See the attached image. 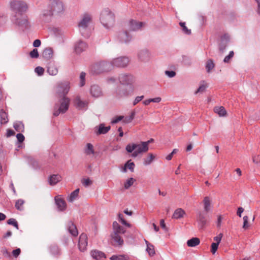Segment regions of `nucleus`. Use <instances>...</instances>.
I'll return each instance as SVG.
<instances>
[{
    "instance_id": "nucleus-1",
    "label": "nucleus",
    "mask_w": 260,
    "mask_h": 260,
    "mask_svg": "<svg viewBox=\"0 0 260 260\" xmlns=\"http://www.w3.org/2000/svg\"><path fill=\"white\" fill-rule=\"evenodd\" d=\"M125 149L129 153L133 152L132 156L136 157L139 154L147 152L149 147L147 146L146 143L141 142L139 144H129L126 146Z\"/></svg>"
},
{
    "instance_id": "nucleus-2",
    "label": "nucleus",
    "mask_w": 260,
    "mask_h": 260,
    "mask_svg": "<svg viewBox=\"0 0 260 260\" xmlns=\"http://www.w3.org/2000/svg\"><path fill=\"white\" fill-rule=\"evenodd\" d=\"M112 70V65L109 62L106 61H100L90 67V72L92 74H99L105 72Z\"/></svg>"
},
{
    "instance_id": "nucleus-3",
    "label": "nucleus",
    "mask_w": 260,
    "mask_h": 260,
    "mask_svg": "<svg viewBox=\"0 0 260 260\" xmlns=\"http://www.w3.org/2000/svg\"><path fill=\"white\" fill-rule=\"evenodd\" d=\"M70 100L67 96L61 98L59 104L56 105L54 108L53 115L57 116L60 113H64L68 110Z\"/></svg>"
},
{
    "instance_id": "nucleus-4",
    "label": "nucleus",
    "mask_w": 260,
    "mask_h": 260,
    "mask_svg": "<svg viewBox=\"0 0 260 260\" xmlns=\"http://www.w3.org/2000/svg\"><path fill=\"white\" fill-rule=\"evenodd\" d=\"M100 20L105 27L107 28L111 27L114 22V14L109 10H105L102 12Z\"/></svg>"
},
{
    "instance_id": "nucleus-5",
    "label": "nucleus",
    "mask_w": 260,
    "mask_h": 260,
    "mask_svg": "<svg viewBox=\"0 0 260 260\" xmlns=\"http://www.w3.org/2000/svg\"><path fill=\"white\" fill-rule=\"evenodd\" d=\"M70 89V83L68 81L60 82L57 83L55 93L58 97L62 98L66 96Z\"/></svg>"
},
{
    "instance_id": "nucleus-6",
    "label": "nucleus",
    "mask_w": 260,
    "mask_h": 260,
    "mask_svg": "<svg viewBox=\"0 0 260 260\" xmlns=\"http://www.w3.org/2000/svg\"><path fill=\"white\" fill-rule=\"evenodd\" d=\"M11 8L15 12V15H19L27 10V6L24 2L14 1L11 3Z\"/></svg>"
},
{
    "instance_id": "nucleus-7",
    "label": "nucleus",
    "mask_w": 260,
    "mask_h": 260,
    "mask_svg": "<svg viewBox=\"0 0 260 260\" xmlns=\"http://www.w3.org/2000/svg\"><path fill=\"white\" fill-rule=\"evenodd\" d=\"M91 21V16L89 14H85L83 16L82 18L78 24V27L80 32L82 35L85 37H88V35L85 34V31L89 25Z\"/></svg>"
},
{
    "instance_id": "nucleus-8",
    "label": "nucleus",
    "mask_w": 260,
    "mask_h": 260,
    "mask_svg": "<svg viewBox=\"0 0 260 260\" xmlns=\"http://www.w3.org/2000/svg\"><path fill=\"white\" fill-rule=\"evenodd\" d=\"M129 59L126 56H120L114 58L110 63L112 65V70L114 68H124L129 63Z\"/></svg>"
},
{
    "instance_id": "nucleus-9",
    "label": "nucleus",
    "mask_w": 260,
    "mask_h": 260,
    "mask_svg": "<svg viewBox=\"0 0 260 260\" xmlns=\"http://www.w3.org/2000/svg\"><path fill=\"white\" fill-rule=\"evenodd\" d=\"M12 20L16 24L21 27H26L28 25V22L27 17L22 14L14 16Z\"/></svg>"
},
{
    "instance_id": "nucleus-10",
    "label": "nucleus",
    "mask_w": 260,
    "mask_h": 260,
    "mask_svg": "<svg viewBox=\"0 0 260 260\" xmlns=\"http://www.w3.org/2000/svg\"><path fill=\"white\" fill-rule=\"evenodd\" d=\"M63 10V6L62 3L60 1L54 0L51 3V15L58 14Z\"/></svg>"
},
{
    "instance_id": "nucleus-11",
    "label": "nucleus",
    "mask_w": 260,
    "mask_h": 260,
    "mask_svg": "<svg viewBox=\"0 0 260 260\" xmlns=\"http://www.w3.org/2000/svg\"><path fill=\"white\" fill-rule=\"evenodd\" d=\"M73 103L75 108L78 110H85L86 109L88 103L83 101L79 96H76L73 100Z\"/></svg>"
},
{
    "instance_id": "nucleus-12",
    "label": "nucleus",
    "mask_w": 260,
    "mask_h": 260,
    "mask_svg": "<svg viewBox=\"0 0 260 260\" xmlns=\"http://www.w3.org/2000/svg\"><path fill=\"white\" fill-rule=\"evenodd\" d=\"M119 80L122 84L129 85L134 82V78L130 74H122L119 77Z\"/></svg>"
},
{
    "instance_id": "nucleus-13",
    "label": "nucleus",
    "mask_w": 260,
    "mask_h": 260,
    "mask_svg": "<svg viewBox=\"0 0 260 260\" xmlns=\"http://www.w3.org/2000/svg\"><path fill=\"white\" fill-rule=\"evenodd\" d=\"M87 245V236L86 234L82 233L79 237V248L80 251H84L86 249Z\"/></svg>"
},
{
    "instance_id": "nucleus-14",
    "label": "nucleus",
    "mask_w": 260,
    "mask_h": 260,
    "mask_svg": "<svg viewBox=\"0 0 260 260\" xmlns=\"http://www.w3.org/2000/svg\"><path fill=\"white\" fill-rule=\"evenodd\" d=\"M111 243L114 246H121L123 244V240L120 234L112 233L111 235Z\"/></svg>"
},
{
    "instance_id": "nucleus-15",
    "label": "nucleus",
    "mask_w": 260,
    "mask_h": 260,
    "mask_svg": "<svg viewBox=\"0 0 260 260\" xmlns=\"http://www.w3.org/2000/svg\"><path fill=\"white\" fill-rule=\"evenodd\" d=\"M55 204L59 211H62L66 210L67 204L65 201L60 196H57L55 197Z\"/></svg>"
},
{
    "instance_id": "nucleus-16",
    "label": "nucleus",
    "mask_w": 260,
    "mask_h": 260,
    "mask_svg": "<svg viewBox=\"0 0 260 260\" xmlns=\"http://www.w3.org/2000/svg\"><path fill=\"white\" fill-rule=\"evenodd\" d=\"M128 25L129 30H137L144 26L145 23L132 19L129 21Z\"/></svg>"
},
{
    "instance_id": "nucleus-17",
    "label": "nucleus",
    "mask_w": 260,
    "mask_h": 260,
    "mask_svg": "<svg viewBox=\"0 0 260 260\" xmlns=\"http://www.w3.org/2000/svg\"><path fill=\"white\" fill-rule=\"evenodd\" d=\"M90 93L92 96L95 98H99L103 95V92L101 88L96 85L91 86L90 88Z\"/></svg>"
},
{
    "instance_id": "nucleus-18",
    "label": "nucleus",
    "mask_w": 260,
    "mask_h": 260,
    "mask_svg": "<svg viewBox=\"0 0 260 260\" xmlns=\"http://www.w3.org/2000/svg\"><path fill=\"white\" fill-rule=\"evenodd\" d=\"M87 47V45L85 42L80 41L76 44L75 50L76 53H80L82 51L85 50Z\"/></svg>"
},
{
    "instance_id": "nucleus-19",
    "label": "nucleus",
    "mask_w": 260,
    "mask_h": 260,
    "mask_svg": "<svg viewBox=\"0 0 260 260\" xmlns=\"http://www.w3.org/2000/svg\"><path fill=\"white\" fill-rule=\"evenodd\" d=\"M113 230L112 233L121 234H124L125 232V229L120 225L116 221H114L113 223Z\"/></svg>"
},
{
    "instance_id": "nucleus-20",
    "label": "nucleus",
    "mask_w": 260,
    "mask_h": 260,
    "mask_svg": "<svg viewBox=\"0 0 260 260\" xmlns=\"http://www.w3.org/2000/svg\"><path fill=\"white\" fill-rule=\"evenodd\" d=\"M67 228L69 232L72 235L74 236H77L78 235V233L77 228L72 221H70L68 222Z\"/></svg>"
},
{
    "instance_id": "nucleus-21",
    "label": "nucleus",
    "mask_w": 260,
    "mask_h": 260,
    "mask_svg": "<svg viewBox=\"0 0 260 260\" xmlns=\"http://www.w3.org/2000/svg\"><path fill=\"white\" fill-rule=\"evenodd\" d=\"M90 254L93 258L96 260L100 259L103 257H105V254L104 252L97 250H92L90 252Z\"/></svg>"
},
{
    "instance_id": "nucleus-22",
    "label": "nucleus",
    "mask_w": 260,
    "mask_h": 260,
    "mask_svg": "<svg viewBox=\"0 0 260 260\" xmlns=\"http://www.w3.org/2000/svg\"><path fill=\"white\" fill-rule=\"evenodd\" d=\"M139 59L143 61H146L149 60L150 55L146 50L141 51L138 54Z\"/></svg>"
},
{
    "instance_id": "nucleus-23",
    "label": "nucleus",
    "mask_w": 260,
    "mask_h": 260,
    "mask_svg": "<svg viewBox=\"0 0 260 260\" xmlns=\"http://www.w3.org/2000/svg\"><path fill=\"white\" fill-rule=\"evenodd\" d=\"M134 168L135 164L132 161L131 159H130L128 160L124 165L122 169V171L126 172L127 171V169H128L131 171V172H133L134 171Z\"/></svg>"
},
{
    "instance_id": "nucleus-24",
    "label": "nucleus",
    "mask_w": 260,
    "mask_h": 260,
    "mask_svg": "<svg viewBox=\"0 0 260 260\" xmlns=\"http://www.w3.org/2000/svg\"><path fill=\"white\" fill-rule=\"evenodd\" d=\"M205 211L208 212L211 209V201L209 197H205L203 201Z\"/></svg>"
},
{
    "instance_id": "nucleus-25",
    "label": "nucleus",
    "mask_w": 260,
    "mask_h": 260,
    "mask_svg": "<svg viewBox=\"0 0 260 260\" xmlns=\"http://www.w3.org/2000/svg\"><path fill=\"white\" fill-rule=\"evenodd\" d=\"M53 53L52 48H46L43 50L42 55L45 59H49L53 56Z\"/></svg>"
},
{
    "instance_id": "nucleus-26",
    "label": "nucleus",
    "mask_w": 260,
    "mask_h": 260,
    "mask_svg": "<svg viewBox=\"0 0 260 260\" xmlns=\"http://www.w3.org/2000/svg\"><path fill=\"white\" fill-rule=\"evenodd\" d=\"M61 176L59 175H52L49 177V184L51 185H54L60 181L61 180Z\"/></svg>"
},
{
    "instance_id": "nucleus-27",
    "label": "nucleus",
    "mask_w": 260,
    "mask_h": 260,
    "mask_svg": "<svg viewBox=\"0 0 260 260\" xmlns=\"http://www.w3.org/2000/svg\"><path fill=\"white\" fill-rule=\"evenodd\" d=\"M47 72L51 76H55L58 73V69L54 64H49L48 67Z\"/></svg>"
},
{
    "instance_id": "nucleus-28",
    "label": "nucleus",
    "mask_w": 260,
    "mask_h": 260,
    "mask_svg": "<svg viewBox=\"0 0 260 260\" xmlns=\"http://www.w3.org/2000/svg\"><path fill=\"white\" fill-rule=\"evenodd\" d=\"M185 211L181 208L176 209L173 215V218L175 219H179L183 217L185 215Z\"/></svg>"
},
{
    "instance_id": "nucleus-29",
    "label": "nucleus",
    "mask_w": 260,
    "mask_h": 260,
    "mask_svg": "<svg viewBox=\"0 0 260 260\" xmlns=\"http://www.w3.org/2000/svg\"><path fill=\"white\" fill-rule=\"evenodd\" d=\"M110 126H105L104 124H101L99 125L98 131L96 132L97 135L106 134L110 129Z\"/></svg>"
},
{
    "instance_id": "nucleus-30",
    "label": "nucleus",
    "mask_w": 260,
    "mask_h": 260,
    "mask_svg": "<svg viewBox=\"0 0 260 260\" xmlns=\"http://www.w3.org/2000/svg\"><path fill=\"white\" fill-rule=\"evenodd\" d=\"M200 243V241L199 238H192L187 241V245L188 247H195L198 245Z\"/></svg>"
},
{
    "instance_id": "nucleus-31",
    "label": "nucleus",
    "mask_w": 260,
    "mask_h": 260,
    "mask_svg": "<svg viewBox=\"0 0 260 260\" xmlns=\"http://www.w3.org/2000/svg\"><path fill=\"white\" fill-rule=\"evenodd\" d=\"M215 113H217L219 116H224L226 115V111L225 108L222 107H216L214 109Z\"/></svg>"
},
{
    "instance_id": "nucleus-32",
    "label": "nucleus",
    "mask_w": 260,
    "mask_h": 260,
    "mask_svg": "<svg viewBox=\"0 0 260 260\" xmlns=\"http://www.w3.org/2000/svg\"><path fill=\"white\" fill-rule=\"evenodd\" d=\"M79 192V188L76 189V190H75L69 196V197L68 198V199H67L68 201L69 202H73V201H74L77 199V198L78 197Z\"/></svg>"
},
{
    "instance_id": "nucleus-33",
    "label": "nucleus",
    "mask_w": 260,
    "mask_h": 260,
    "mask_svg": "<svg viewBox=\"0 0 260 260\" xmlns=\"http://www.w3.org/2000/svg\"><path fill=\"white\" fill-rule=\"evenodd\" d=\"M155 158V156L152 154L149 153L143 160V164L145 166H147L151 164Z\"/></svg>"
},
{
    "instance_id": "nucleus-34",
    "label": "nucleus",
    "mask_w": 260,
    "mask_h": 260,
    "mask_svg": "<svg viewBox=\"0 0 260 260\" xmlns=\"http://www.w3.org/2000/svg\"><path fill=\"white\" fill-rule=\"evenodd\" d=\"M136 180L133 178H128L124 183V187L125 189H128L131 186L133 185Z\"/></svg>"
},
{
    "instance_id": "nucleus-35",
    "label": "nucleus",
    "mask_w": 260,
    "mask_h": 260,
    "mask_svg": "<svg viewBox=\"0 0 260 260\" xmlns=\"http://www.w3.org/2000/svg\"><path fill=\"white\" fill-rule=\"evenodd\" d=\"M24 201L22 199L18 200L15 203V207L18 210L22 211L24 209Z\"/></svg>"
},
{
    "instance_id": "nucleus-36",
    "label": "nucleus",
    "mask_w": 260,
    "mask_h": 260,
    "mask_svg": "<svg viewBox=\"0 0 260 260\" xmlns=\"http://www.w3.org/2000/svg\"><path fill=\"white\" fill-rule=\"evenodd\" d=\"M0 121L2 124L6 123L8 122L7 114L3 111L0 112Z\"/></svg>"
},
{
    "instance_id": "nucleus-37",
    "label": "nucleus",
    "mask_w": 260,
    "mask_h": 260,
    "mask_svg": "<svg viewBox=\"0 0 260 260\" xmlns=\"http://www.w3.org/2000/svg\"><path fill=\"white\" fill-rule=\"evenodd\" d=\"M215 67V64L212 59H209L206 65V69L207 72L209 73L211 70H212Z\"/></svg>"
},
{
    "instance_id": "nucleus-38",
    "label": "nucleus",
    "mask_w": 260,
    "mask_h": 260,
    "mask_svg": "<svg viewBox=\"0 0 260 260\" xmlns=\"http://www.w3.org/2000/svg\"><path fill=\"white\" fill-rule=\"evenodd\" d=\"M14 127L15 130L18 132H23L24 127L21 122H16L14 124Z\"/></svg>"
},
{
    "instance_id": "nucleus-39",
    "label": "nucleus",
    "mask_w": 260,
    "mask_h": 260,
    "mask_svg": "<svg viewBox=\"0 0 260 260\" xmlns=\"http://www.w3.org/2000/svg\"><path fill=\"white\" fill-rule=\"evenodd\" d=\"M116 93H117L118 98H122L123 96H125L127 95L128 94L126 91H125L124 89H123L121 88H119L117 90Z\"/></svg>"
},
{
    "instance_id": "nucleus-40",
    "label": "nucleus",
    "mask_w": 260,
    "mask_h": 260,
    "mask_svg": "<svg viewBox=\"0 0 260 260\" xmlns=\"http://www.w3.org/2000/svg\"><path fill=\"white\" fill-rule=\"evenodd\" d=\"M120 37L121 41L124 42H127L129 41L131 39L130 36L128 35V32L127 31L122 33L120 35Z\"/></svg>"
},
{
    "instance_id": "nucleus-41",
    "label": "nucleus",
    "mask_w": 260,
    "mask_h": 260,
    "mask_svg": "<svg viewBox=\"0 0 260 260\" xmlns=\"http://www.w3.org/2000/svg\"><path fill=\"white\" fill-rule=\"evenodd\" d=\"M146 243H147V251H148L149 254L150 255H153L155 254V250L154 246L148 243V242L146 241Z\"/></svg>"
},
{
    "instance_id": "nucleus-42",
    "label": "nucleus",
    "mask_w": 260,
    "mask_h": 260,
    "mask_svg": "<svg viewBox=\"0 0 260 260\" xmlns=\"http://www.w3.org/2000/svg\"><path fill=\"white\" fill-rule=\"evenodd\" d=\"M111 260H128V257L123 255H112L110 258Z\"/></svg>"
},
{
    "instance_id": "nucleus-43",
    "label": "nucleus",
    "mask_w": 260,
    "mask_h": 260,
    "mask_svg": "<svg viewBox=\"0 0 260 260\" xmlns=\"http://www.w3.org/2000/svg\"><path fill=\"white\" fill-rule=\"evenodd\" d=\"M85 76L86 74L84 72H81L80 75V86H83L85 84Z\"/></svg>"
},
{
    "instance_id": "nucleus-44",
    "label": "nucleus",
    "mask_w": 260,
    "mask_h": 260,
    "mask_svg": "<svg viewBox=\"0 0 260 260\" xmlns=\"http://www.w3.org/2000/svg\"><path fill=\"white\" fill-rule=\"evenodd\" d=\"M86 153L87 154H91L94 153L93 147L92 144L88 143L87 144Z\"/></svg>"
},
{
    "instance_id": "nucleus-45",
    "label": "nucleus",
    "mask_w": 260,
    "mask_h": 260,
    "mask_svg": "<svg viewBox=\"0 0 260 260\" xmlns=\"http://www.w3.org/2000/svg\"><path fill=\"white\" fill-rule=\"evenodd\" d=\"M234 55V52L233 51L230 52L229 54L226 56L223 60V61L225 63H228L230 61V59L233 57Z\"/></svg>"
},
{
    "instance_id": "nucleus-46",
    "label": "nucleus",
    "mask_w": 260,
    "mask_h": 260,
    "mask_svg": "<svg viewBox=\"0 0 260 260\" xmlns=\"http://www.w3.org/2000/svg\"><path fill=\"white\" fill-rule=\"evenodd\" d=\"M82 184L85 186H88L92 184V181L89 178H85L82 180Z\"/></svg>"
},
{
    "instance_id": "nucleus-47",
    "label": "nucleus",
    "mask_w": 260,
    "mask_h": 260,
    "mask_svg": "<svg viewBox=\"0 0 260 260\" xmlns=\"http://www.w3.org/2000/svg\"><path fill=\"white\" fill-rule=\"evenodd\" d=\"M118 218L119 220L121 222V223L124 225L129 228L131 227V224L127 222V221L123 218V215L121 214H119Z\"/></svg>"
},
{
    "instance_id": "nucleus-48",
    "label": "nucleus",
    "mask_w": 260,
    "mask_h": 260,
    "mask_svg": "<svg viewBox=\"0 0 260 260\" xmlns=\"http://www.w3.org/2000/svg\"><path fill=\"white\" fill-rule=\"evenodd\" d=\"M198 220L201 222L203 224L206 223V219L205 216L201 212H200L198 215Z\"/></svg>"
},
{
    "instance_id": "nucleus-49",
    "label": "nucleus",
    "mask_w": 260,
    "mask_h": 260,
    "mask_svg": "<svg viewBox=\"0 0 260 260\" xmlns=\"http://www.w3.org/2000/svg\"><path fill=\"white\" fill-rule=\"evenodd\" d=\"M7 223L9 224L13 225L17 229H18V225L16 219L14 218H10L7 221Z\"/></svg>"
},
{
    "instance_id": "nucleus-50",
    "label": "nucleus",
    "mask_w": 260,
    "mask_h": 260,
    "mask_svg": "<svg viewBox=\"0 0 260 260\" xmlns=\"http://www.w3.org/2000/svg\"><path fill=\"white\" fill-rule=\"evenodd\" d=\"M248 217L247 216H245L243 217V228L244 229H247L249 226L248 223Z\"/></svg>"
},
{
    "instance_id": "nucleus-51",
    "label": "nucleus",
    "mask_w": 260,
    "mask_h": 260,
    "mask_svg": "<svg viewBox=\"0 0 260 260\" xmlns=\"http://www.w3.org/2000/svg\"><path fill=\"white\" fill-rule=\"evenodd\" d=\"M29 55L31 58H37L39 57V53L37 49H34L30 53Z\"/></svg>"
},
{
    "instance_id": "nucleus-52",
    "label": "nucleus",
    "mask_w": 260,
    "mask_h": 260,
    "mask_svg": "<svg viewBox=\"0 0 260 260\" xmlns=\"http://www.w3.org/2000/svg\"><path fill=\"white\" fill-rule=\"evenodd\" d=\"M135 113H132L131 115L128 117H126L123 119V122L125 123H128L132 122V121L133 120L134 118Z\"/></svg>"
},
{
    "instance_id": "nucleus-53",
    "label": "nucleus",
    "mask_w": 260,
    "mask_h": 260,
    "mask_svg": "<svg viewBox=\"0 0 260 260\" xmlns=\"http://www.w3.org/2000/svg\"><path fill=\"white\" fill-rule=\"evenodd\" d=\"M207 87V84H203L200 85L198 90L196 91L195 93L197 94L199 92H203Z\"/></svg>"
},
{
    "instance_id": "nucleus-54",
    "label": "nucleus",
    "mask_w": 260,
    "mask_h": 260,
    "mask_svg": "<svg viewBox=\"0 0 260 260\" xmlns=\"http://www.w3.org/2000/svg\"><path fill=\"white\" fill-rule=\"evenodd\" d=\"M180 25L185 34L189 35L191 33V30L187 28L184 22H180Z\"/></svg>"
},
{
    "instance_id": "nucleus-55",
    "label": "nucleus",
    "mask_w": 260,
    "mask_h": 260,
    "mask_svg": "<svg viewBox=\"0 0 260 260\" xmlns=\"http://www.w3.org/2000/svg\"><path fill=\"white\" fill-rule=\"evenodd\" d=\"M218 244L216 243H212L211 244V251L212 253V254H215L216 251H217L218 247Z\"/></svg>"
},
{
    "instance_id": "nucleus-56",
    "label": "nucleus",
    "mask_w": 260,
    "mask_h": 260,
    "mask_svg": "<svg viewBox=\"0 0 260 260\" xmlns=\"http://www.w3.org/2000/svg\"><path fill=\"white\" fill-rule=\"evenodd\" d=\"M35 72L38 75L41 76L44 74V69L41 67H38L35 69Z\"/></svg>"
},
{
    "instance_id": "nucleus-57",
    "label": "nucleus",
    "mask_w": 260,
    "mask_h": 260,
    "mask_svg": "<svg viewBox=\"0 0 260 260\" xmlns=\"http://www.w3.org/2000/svg\"><path fill=\"white\" fill-rule=\"evenodd\" d=\"M1 252L5 257H10L11 256L10 253L8 251L6 248H3L1 250Z\"/></svg>"
},
{
    "instance_id": "nucleus-58",
    "label": "nucleus",
    "mask_w": 260,
    "mask_h": 260,
    "mask_svg": "<svg viewBox=\"0 0 260 260\" xmlns=\"http://www.w3.org/2000/svg\"><path fill=\"white\" fill-rule=\"evenodd\" d=\"M177 152H178V149H173L172 152L166 156V158L168 160H170L172 158L173 155L176 154Z\"/></svg>"
},
{
    "instance_id": "nucleus-59",
    "label": "nucleus",
    "mask_w": 260,
    "mask_h": 260,
    "mask_svg": "<svg viewBox=\"0 0 260 260\" xmlns=\"http://www.w3.org/2000/svg\"><path fill=\"white\" fill-rule=\"evenodd\" d=\"M227 46L226 43H221L219 45V51L220 53H223L226 47Z\"/></svg>"
},
{
    "instance_id": "nucleus-60",
    "label": "nucleus",
    "mask_w": 260,
    "mask_h": 260,
    "mask_svg": "<svg viewBox=\"0 0 260 260\" xmlns=\"http://www.w3.org/2000/svg\"><path fill=\"white\" fill-rule=\"evenodd\" d=\"M222 236V234L220 233L217 236L214 237V240L216 241L215 243L219 244L221 240Z\"/></svg>"
},
{
    "instance_id": "nucleus-61",
    "label": "nucleus",
    "mask_w": 260,
    "mask_h": 260,
    "mask_svg": "<svg viewBox=\"0 0 260 260\" xmlns=\"http://www.w3.org/2000/svg\"><path fill=\"white\" fill-rule=\"evenodd\" d=\"M16 137L19 143H22L24 140V136L22 134H18Z\"/></svg>"
},
{
    "instance_id": "nucleus-62",
    "label": "nucleus",
    "mask_w": 260,
    "mask_h": 260,
    "mask_svg": "<svg viewBox=\"0 0 260 260\" xmlns=\"http://www.w3.org/2000/svg\"><path fill=\"white\" fill-rule=\"evenodd\" d=\"M166 75H167L168 77L170 78H172L174 77L176 75V73L174 71H166L165 72Z\"/></svg>"
},
{
    "instance_id": "nucleus-63",
    "label": "nucleus",
    "mask_w": 260,
    "mask_h": 260,
    "mask_svg": "<svg viewBox=\"0 0 260 260\" xmlns=\"http://www.w3.org/2000/svg\"><path fill=\"white\" fill-rule=\"evenodd\" d=\"M20 252H21L20 249V248H17L16 249L12 251V254H13V255L15 257H17L20 254Z\"/></svg>"
},
{
    "instance_id": "nucleus-64",
    "label": "nucleus",
    "mask_w": 260,
    "mask_h": 260,
    "mask_svg": "<svg viewBox=\"0 0 260 260\" xmlns=\"http://www.w3.org/2000/svg\"><path fill=\"white\" fill-rule=\"evenodd\" d=\"M252 161L255 164H258L260 162V156L254 155L252 157Z\"/></svg>"
}]
</instances>
